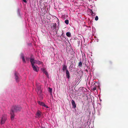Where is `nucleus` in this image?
Here are the masks:
<instances>
[{
  "label": "nucleus",
  "instance_id": "nucleus-1",
  "mask_svg": "<svg viewBox=\"0 0 128 128\" xmlns=\"http://www.w3.org/2000/svg\"><path fill=\"white\" fill-rule=\"evenodd\" d=\"M16 111V109L14 107L12 108L10 112V114L11 115V119L12 120H13L14 119V112Z\"/></svg>",
  "mask_w": 128,
  "mask_h": 128
},
{
  "label": "nucleus",
  "instance_id": "nucleus-2",
  "mask_svg": "<svg viewBox=\"0 0 128 128\" xmlns=\"http://www.w3.org/2000/svg\"><path fill=\"white\" fill-rule=\"evenodd\" d=\"M6 117L5 116H2L1 122H0V124H4L6 120Z\"/></svg>",
  "mask_w": 128,
  "mask_h": 128
},
{
  "label": "nucleus",
  "instance_id": "nucleus-3",
  "mask_svg": "<svg viewBox=\"0 0 128 128\" xmlns=\"http://www.w3.org/2000/svg\"><path fill=\"white\" fill-rule=\"evenodd\" d=\"M14 74L15 76V77H16V72Z\"/></svg>",
  "mask_w": 128,
  "mask_h": 128
}]
</instances>
